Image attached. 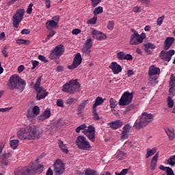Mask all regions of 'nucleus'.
Segmentation results:
<instances>
[{"label": "nucleus", "instance_id": "obj_51", "mask_svg": "<svg viewBox=\"0 0 175 175\" xmlns=\"http://www.w3.org/2000/svg\"><path fill=\"white\" fill-rule=\"evenodd\" d=\"M100 2H102V0H91L92 8H96V6H98Z\"/></svg>", "mask_w": 175, "mask_h": 175}, {"label": "nucleus", "instance_id": "obj_9", "mask_svg": "<svg viewBox=\"0 0 175 175\" xmlns=\"http://www.w3.org/2000/svg\"><path fill=\"white\" fill-rule=\"evenodd\" d=\"M133 100V93H130L129 92H125L121 96L119 100L120 106H128L132 103Z\"/></svg>", "mask_w": 175, "mask_h": 175}, {"label": "nucleus", "instance_id": "obj_33", "mask_svg": "<svg viewBox=\"0 0 175 175\" xmlns=\"http://www.w3.org/2000/svg\"><path fill=\"white\" fill-rule=\"evenodd\" d=\"M101 13H103V7L98 6L96 8L93 12L94 16H96L98 17V14H100Z\"/></svg>", "mask_w": 175, "mask_h": 175}, {"label": "nucleus", "instance_id": "obj_55", "mask_svg": "<svg viewBox=\"0 0 175 175\" xmlns=\"http://www.w3.org/2000/svg\"><path fill=\"white\" fill-rule=\"evenodd\" d=\"M129 169H123L120 173L116 172V175H126L128 174Z\"/></svg>", "mask_w": 175, "mask_h": 175}, {"label": "nucleus", "instance_id": "obj_25", "mask_svg": "<svg viewBox=\"0 0 175 175\" xmlns=\"http://www.w3.org/2000/svg\"><path fill=\"white\" fill-rule=\"evenodd\" d=\"M87 102H88V100H83L80 105H78V108L77 109V116H81V114H83V109H85Z\"/></svg>", "mask_w": 175, "mask_h": 175}, {"label": "nucleus", "instance_id": "obj_44", "mask_svg": "<svg viewBox=\"0 0 175 175\" xmlns=\"http://www.w3.org/2000/svg\"><path fill=\"white\" fill-rule=\"evenodd\" d=\"M87 49H92V39L88 38L85 43V46Z\"/></svg>", "mask_w": 175, "mask_h": 175}, {"label": "nucleus", "instance_id": "obj_7", "mask_svg": "<svg viewBox=\"0 0 175 175\" xmlns=\"http://www.w3.org/2000/svg\"><path fill=\"white\" fill-rule=\"evenodd\" d=\"M29 173L31 175L42 174L43 170H44V166L43 164H35L31 162L29 164Z\"/></svg>", "mask_w": 175, "mask_h": 175}, {"label": "nucleus", "instance_id": "obj_45", "mask_svg": "<svg viewBox=\"0 0 175 175\" xmlns=\"http://www.w3.org/2000/svg\"><path fill=\"white\" fill-rule=\"evenodd\" d=\"M144 46L146 49H151L152 50H154L157 48V46H155L154 44L151 42H148L146 44H144Z\"/></svg>", "mask_w": 175, "mask_h": 175}, {"label": "nucleus", "instance_id": "obj_34", "mask_svg": "<svg viewBox=\"0 0 175 175\" xmlns=\"http://www.w3.org/2000/svg\"><path fill=\"white\" fill-rule=\"evenodd\" d=\"M57 33V31L51 29V31H49V35H47L46 38H45V40H43V43H46L47 42V41L51 38H53L54 36V35Z\"/></svg>", "mask_w": 175, "mask_h": 175}, {"label": "nucleus", "instance_id": "obj_17", "mask_svg": "<svg viewBox=\"0 0 175 175\" xmlns=\"http://www.w3.org/2000/svg\"><path fill=\"white\" fill-rule=\"evenodd\" d=\"M68 84H70L71 88L74 90L75 93L79 92V91H80V88H81V85H80L77 79H72L69 81Z\"/></svg>", "mask_w": 175, "mask_h": 175}, {"label": "nucleus", "instance_id": "obj_56", "mask_svg": "<svg viewBox=\"0 0 175 175\" xmlns=\"http://www.w3.org/2000/svg\"><path fill=\"white\" fill-rule=\"evenodd\" d=\"M129 137V133H126L125 131H122V140H124L125 139H128Z\"/></svg>", "mask_w": 175, "mask_h": 175}, {"label": "nucleus", "instance_id": "obj_46", "mask_svg": "<svg viewBox=\"0 0 175 175\" xmlns=\"http://www.w3.org/2000/svg\"><path fill=\"white\" fill-rule=\"evenodd\" d=\"M107 28L110 31H113L114 29V21H109Z\"/></svg>", "mask_w": 175, "mask_h": 175}, {"label": "nucleus", "instance_id": "obj_10", "mask_svg": "<svg viewBox=\"0 0 175 175\" xmlns=\"http://www.w3.org/2000/svg\"><path fill=\"white\" fill-rule=\"evenodd\" d=\"M55 175H61L64 174V172H65V165L61 159H57L53 165Z\"/></svg>", "mask_w": 175, "mask_h": 175}, {"label": "nucleus", "instance_id": "obj_40", "mask_svg": "<svg viewBox=\"0 0 175 175\" xmlns=\"http://www.w3.org/2000/svg\"><path fill=\"white\" fill-rule=\"evenodd\" d=\"M116 58L120 61H124L125 58V53L124 51L118 52L116 55Z\"/></svg>", "mask_w": 175, "mask_h": 175}, {"label": "nucleus", "instance_id": "obj_26", "mask_svg": "<svg viewBox=\"0 0 175 175\" xmlns=\"http://www.w3.org/2000/svg\"><path fill=\"white\" fill-rule=\"evenodd\" d=\"M58 144L60 150L64 152V154H68L69 152V150L66 147V145L64 144V141L59 139L58 140Z\"/></svg>", "mask_w": 175, "mask_h": 175}, {"label": "nucleus", "instance_id": "obj_63", "mask_svg": "<svg viewBox=\"0 0 175 175\" xmlns=\"http://www.w3.org/2000/svg\"><path fill=\"white\" fill-rule=\"evenodd\" d=\"M167 175H174V171L170 167H168L167 170L165 171Z\"/></svg>", "mask_w": 175, "mask_h": 175}, {"label": "nucleus", "instance_id": "obj_1", "mask_svg": "<svg viewBox=\"0 0 175 175\" xmlns=\"http://www.w3.org/2000/svg\"><path fill=\"white\" fill-rule=\"evenodd\" d=\"M18 137L21 140H35V139H40L43 135V131L38 129L36 126H27L21 128L17 132Z\"/></svg>", "mask_w": 175, "mask_h": 175}, {"label": "nucleus", "instance_id": "obj_8", "mask_svg": "<svg viewBox=\"0 0 175 175\" xmlns=\"http://www.w3.org/2000/svg\"><path fill=\"white\" fill-rule=\"evenodd\" d=\"M65 53V48L64 44H60L56 46L52 51L49 55L50 59H55V58H59Z\"/></svg>", "mask_w": 175, "mask_h": 175}, {"label": "nucleus", "instance_id": "obj_39", "mask_svg": "<svg viewBox=\"0 0 175 175\" xmlns=\"http://www.w3.org/2000/svg\"><path fill=\"white\" fill-rule=\"evenodd\" d=\"M167 107H169V109H172V107L174 106V101L173 100V99H172V96L167 97Z\"/></svg>", "mask_w": 175, "mask_h": 175}, {"label": "nucleus", "instance_id": "obj_43", "mask_svg": "<svg viewBox=\"0 0 175 175\" xmlns=\"http://www.w3.org/2000/svg\"><path fill=\"white\" fill-rule=\"evenodd\" d=\"M34 116H39L40 114V108L38 105H35L32 109Z\"/></svg>", "mask_w": 175, "mask_h": 175}, {"label": "nucleus", "instance_id": "obj_59", "mask_svg": "<svg viewBox=\"0 0 175 175\" xmlns=\"http://www.w3.org/2000/svg\"><path fill=\"white\" fill-rule=\"evenodd\" d=\"M131 131V125L129 124H126L124 127H123V131L122 132H126L127 133H129V131Z\"/></svg>", "mask_w": 175, "mask_h": 175}, {"label": "nucleus", "instance_id": "obj_16", "mask_svg": "<svg viewBox=\"0 0 175 175\" xmlns=\"http://www.w3.org/2000/svg\"><path fill=\"white\" fill-rule=\"evenodd\" d=\"M15 175H31L29 173V165L25 167H20L16 169L14 172Z\"/></svg>", "mask_w": 175, "mask_h": 175}, {"label": "nucleus", "instance_id": "obj_13", "mask_svg": "<svg viewBox=\"0 0 175 175\" xmlns=\"http://www.w3.org/2000/svg\"><path fill=\"white\" fill-rule=\"evenodd\" d=\"M81 62H83V58L81 57V54H80V53H78L75 55L72 64L68 66V69H71V70L76 69L77 66H79V65H81Z\"/></svg>", "mask_w": 175, "mask_h": 175}, {"label": "nucleus", "instance_id": "obj_4", "mask_svg": "<svg viewBox=\"0 0 175 175\" xmlns=\"http://www.w3.org/2000/svg\"><path fill=\"white\" fill-rule=\"evenodd\" d=\"M42 83V77H39L34 85V90L37 92L36 99L37 100H41V99H44L49 95V92H46L44 88L40 87V83Z\"/></svg>", "mask_w": 175, "mask_h": 175}, {"label": "nucleus", "instance_id": "obj_49", "mask_svg": "<svg viewBox=\"0 0 175 175\" xmlns=\"http://www.w3.org/2000/svg\"><path fill=\"white\" fill-rule=\"evenodd\" d=\"M170 86L175 87V77L174 74L171 75L170 81Z\"/></svg>", "mask_w": 175, "mask_h": 175}, {"label": "nucleus", "instance_id": "obj_38", "mask_svg": "<svg viewBox=\"0 0 175 175\" xmlns=\"http://www.w3.org/2000/svg\"><path fill=\"white\" fill-rule=\"evenodd\" d=\"M16 43L18 44H26V45H28V44H29V43H31V41H29V40L18 39L16 40Z\"/></svg>", "mask_w": 175, "mask_h": 175}, {"label": "nucleus", "instance_id": "obj_35", "mask_svg": "<svg viewBox=\"0 0 175 175\" xmlns=\"http://www.w3.org/2000/svg\"><path fill=\"white\" fill-rule=\"evenodd\" d=\"M85 175H99V173H98V172H96L94 170H91L90 168H88L85 171Z\"/></svg>", "mask_w": 175, "mask_h": 175}, {"label": "nucleus", "instance_id": "obj_28", "mask_svg": "<svg viewBox=\"0 0 175 175\" xmlns=\"http://www.w3.org/2000/svg\"><path fill=\"white\" fill-rule=\"evenodd\" d=\"M104 102H105V100L102 98V97L98 96L95 100V103L93 105L92 109H96L98 106H100V105H103Z\"/></svg>", "mask_w": 175, "mask_h": 175}, {"label": "nucleus", "instance_id": "obj_36", "mask_svg": "<svg viewBox=\"0 0 175 175\" xmlns=\"http://www.w3.org/2000/svg\"><path fill=\"white\" fill-rule=\"evenodd\" d=\"M167 165H170V166H174L175 165V154L173 156H171L167 161Z\"/></svg>", "mask_w": 175, "mask_h": 175}, {"label": "nucleus", "instance_id": "obj_12", "mask_svg": "<svg viewBox=\"0 0 175 175\" xmlns=\"http://www.w3.org/2000/svg\"><path fill=\"white\" fill-rule=\"evenodd\" d=\"M175 51L174 49H171L168 51H161L159 54V58L161 59H163V61H166L167 62H170V60L172 59V57L174 55Z\"/></svg>", "mask_w": 175, "mask_h": 175}, {"label": "nucleus", "instance_id": "obj_18", "mask_svg": "<svg viewBox=\"0 0 175 175\" xmlns=\"http://www.w3.org/2000/svg\"><path fill=\"white\" fill-rule=\"evenodd\" d=\"M174 37H167L164 41L163 50H169L173 46V43H174Z\"/></svg>", "mask_w": 175, "mask_h": 175}, {"label": "nucleus", "instance_id": "obj_64", "mask_svg": "<svg viewBox=\"0 0 175 175\" xmlns=\"http://www.w3.org/2000/svg\"><path fill=\"white\" fill-rule=\"evenodd\" d=\"M57 106L59 107H64L65 105H64V100L62 99H58L57 100Z\"/></svg>", "mask_w": 175, "mask_h": 175}, {"label": "nucleus", "instance_id": "obj_11", "mask_svg": "<svg viewBox=\"0 0 175 175\" xmlns=\"http://www.w3.org/2000/svg\"><path fill=\"white\" fill-rule=\"evenodd\" d=\"M83 134L88 137V139L90 140V142H95L96 136H95V127L92 125H90L88 127V129H84L83 131H82Z\"/></svg>", "mask_w": 175, "mask_h": 175}, {"label": "nucleus", "instance_id": "obj_47", "mask_svg": "<svg viewBox=\"0 0 175 175\" xmlns=\"http://www.w3.org/2000/svg\"><path fill=\"white\" fill-rule=\"evenodd\" d=\"M133 109H135V105L133 104H131L126 108L123 113L124 114H128V111H131L133 110Z\"/></svg>", "mask_w": 175, "mask_h": 175}, {"label": "nucleus", "instance_id": "obj_3", "mask_svg": "<svg viewBox=\"0 0 175 175\" xmlns=\"http://www.w3.org/2000/svg\"><path fill=\"white\" fill-rule=\"evenodd\" d=\"M152 121H154V115L147 112H143L140 116L139 121L135 122L134 127L137 130L142 129L144 126H147Z\"/></svg>", "mask_w": 175, "mask_h": 175}, {"label": "nucleus", "instance_id": "obj_6", "mask_svg": "<svg viewBox=\"0 0 175 175\" xmlns=\"http://www.w3.org/2000/svg\"><path fill=\"white\" fill-rule=\"evenodd\" d=\"M25 14V10L24 8H19L16 10L15 14L12 17V24L14 28H18L23 18H24V15Z\"/></svg>", "mask_w": 175, "mask_h": 175}, {"label": "nucleus", "instance_id": "obj_50", "mask_svg": "<svg viewBox=\"0 0 175 175\" xmlns=\"http://www.w3.org/2000/svg\"><path fill=\"white\" fill-rule=\"evenodd\" d=\"M85 128H87V125H85V124L79 126L76 129L77 133H80V131H83V130L85 129Z\"/></svg>", "mask_w": 175, "mask_h": 175}, {"label": "nucleus", "instance_id": "obj_32", "mask_svg": "<svg viewBox=\"0 0 175 175\" xmlns=\"http://www.w3.org/2000/svg\"><path fill=\"white\" fill-rule=\"evenodd\" d=\"M18 139H12L10 142V145L11 148H13V150H16L17 147H18Z\"/></svg>", "mask_w": 175, "mask_h": 175}, {"label": "nucleus", "instance_id": "obj_60", "mask_svg": "<svg viewBox=\"0 0 175 175\" xmlns=\"http://www.w3.org/2000/svg\"><path fill=\"white\" fill-rule=\"evenodd\" d=\"M38 59H40V61H42V62H44V64H47V62H49V60L46 59V57L42 55H38Z\"/></svg>", "mask_w": 175, "mask_h": 175}, {"label": "nucleus", "instance_id": "obj_19", "mask_svg": "<svg viewBox=\"0 0 175 175\" xmlns=\"http://www.w3.org/2000/svg\"><path fill=\"white\" fill-rule=\"evenodd\" d=\"M139 40V33H133L131 36L130 38V44L131 46H137V44H140V42Z\"/></svg>", "mask_w": 175, "mask_h": 175}, {"label": "nucleus", "instance_id": "obj_42", "mask_svg": "<svg viewBox=\"0 0 175 175\" xmlns=\"http://www.w3.org/2000/svg\"><path fill=\"white\" fill-rule=\"evenodd\" d=\"M96 21H98V16L94 15V17L90 18L87 21V24H92V25L96 24Z\"/></svg>", "mask_w": 175, "mask_h": 175}, {"label": "nucleus", "instance_id": "obj_54", "mask_svg": "<svg viewBox=\"0 0 175 175\" xmlns=\"http://www.w3.org/2000/svg\"><path fill=\"white\" fill-rule=\"evenodd\" d=\"M82 51H83V53H84V54H86L87 55H90V54H91V49L90 48H87V47L84 46L82 49Z\"/></svg>", "mask_w": 175, "mask_h": 175}, {"label": "nucleus", "instance_id": "obj_53", "mask_svg": "<svg viewBox=\"0 0 175 175\" xmlns=\"http://www.w3.org/2000/svg\"><path fill=\"white\" fill-rule=\"evenodd\" d=\"M144 39H146V33H142L141 35L139 34V37H138V42L141 43H143V40H144Z\"/></svg>", "mask_w": 175, "mask_h": 175}, {"label": "nucleus", "instance_id": "obj_62", "mask_svg": "<svg viewBox=\"0 0 175 175\" xmlns=\"http://www.w3.org/2000/svg\"><path fill=\"white\" fill-rule=\"evenodd\" d=\"M33 67L31 68V70H33V69H35V68H36V66H39V62L36 61V60H31V61Z\"/></svg>", "mask_w": 175, "mask_h": 175}, {"label": "nucleus", "instance_id": "obj_2", "mask_svg": "<svg viewBox=\"0 0 175 175\" xmlns=\"http://www.w3.org/2000/svg\"><path fill=\"white\" fill-rule=\"evenodd\" d=\"M26 84L25 81L23 80L18 75L11 76L8 82V86L10 90H12L13 91L16 90L18 91V92H23L25 88Z\"/></svg>", "mask_w": 175, "mask_h": 175}, {"label": "nucleus", "instance_id": "obj_52", "mask_svg": "<svg viewBox=\"0 0 175 175\" xmlns=\"http://www.w3.org/2000/svg\"><path fill=\"white\" fill-rule=\"evenodd\" d=\"M75 102H77V98H70L66 100V105H72Z\"/></svg>", "mask_w": 175, "mask_h": 175}, {"label": "nucleus", "instance_id": "obj_22", "mask_svg": "<svg viewBox=\"0 0 175 175\" xmlns=\"http://www.w3.org/2000/svg\"><path fill=\"white\" fill-rule=\"evenodd\" d=\"M45 27L48 31H51V29H55L58 27V24L54 22V21L49 20L46 21Z\"/></svg>", "mask_w": 175, "mask_h": 175}, {"label": "nucleus", "instance_id": "obj_31", "mask_svg": "<svg viewBox=\"0 0 175 175\" xmlns=\"http://www.w3.org/2000/svg\"><path fill=\"white\" fill-rule=\"evenodd\" d=\"M155 152H157V148H154L152 149L148 148L147 149V152H146V159L150 158V157H152V155H154V154H155Z\"/></svg>", "mask_w": 175, "mask_h": 175}, {"label": "nucleus", "instance_id": "obj_24", "mask_svg": "<svg viewBox=\"0 0 175 175\" xmlns=\"http://www.w3.org/2000/svg\"><path fill=\"white\" fill-rule=\"evenodd\" d=\"M161 69L159 68L155 67L154 65L150 66L148 70L149 76H154V75H159Z\"/></svg>", "mask_w": 175, "mask_h": 175}, {"label": "nucleus", "instance_id": "obj_27", "mask_svg": "<svg viewBox=\"0 0 175 175\" xmlns=\"http://www.w3.org/2000/svg\"><path fill=\"white\" fill-rule=\"evenodd\" d=\"M116 159L118 161H122V159H124L126 157V153L124 152L122 150H118L115 154Z\"/></svg>", "mask_w": 175, "mask_h": 175}, {"label": "nucleus", "instance_id": "obj_15", "mask_svg": "<svg viewBox=\"0 0 175 175\" xmlns=\"http://www.w3.org/2000/svg\"><path fill=\"white\" fill-rule=\"evenodd\" d=\"M109 68L111 69L114 75H118V73L122 72V67H121V65L118 64L116 62H112Z\"/></svg>", "mask_w": 175, "mask_h": 175}, {"label": "nucleus", "instance_id": "obj_37", "mask_svg": "<svg viewBox=\"0 0 175 175\" xmlns=\"http://www.w3.org/2000/svg\"><path fill=\"white\" fill-rule=\"evenodd\" d=\"M92 110L93 120H94V121H99L100 118H99V115H98V113L96 112V108H92Z\"/></svg>", "mask_w": 175, "mask_h": 175}, {"label": "nucleus", "instance_id": "obj_30", "mask_svg": "<svg viewBox=\"0 0 175 175\" xmlns=\"http://www.w3.org/2000/svg\"><path fill=\"white\" fill-rule=\"evenodd\" d=\"M66 124V122H65V120L62 119H59L55 121L54 126L57 128V129H58V128L64 126V125H65Z\"/></svg>", "mask_w": 175, "mask_h": 175}, {"label": "nucleus", "instance_id": "obj_58", "mask_svg": "<svg viewBox=\"0 0 175 175\" xmlns=\"http://www.w3.org/2000/svg\"><path fill=\"white\" fill-rule=\"evenodd\" d=\"M27 118H34L35 114H33V112L31 110H27Z\"/></svg>", "mask_w": 175, "mask_h": 175}, {"label": "nucleus", "instance_id": "obj_61", "mask_svg": "<svg viewBox=\"0 0 175 175\" xmlns=\"http://www.w3.org/2000/svg\"><path fill=\"white\" fill-rule=\"evenodd\" d=\"M124 59L127 61H132V59H133V56H132V55L129 53H127V54L124 53Z\"/></svg>", "mask_w": 175, "mask_h": 175}, {"label": "nucleus", "instance_id": "obj_48", "mask_svg": "<svg viewBox=\"0 0 175 175\" xmlns=\"http://www.w3.org/2000/svg\"><path fill=\"white\" fill-rule=\"evenodd\" d=\"M92 33L93 35V38L97 40H98V38H99V36H100V33L96 29L92 30Z\"/></svg>", "mask_w": 175, "mask_h": 175}, {"label": "nucleus", "instance_id": "obj_29", "mask_svg": "<svg viewBox=\"0 0 175 175\" xmlns=\"http://www.w3.org/2000/svg\"><path fill=\"white\" fill-rule=\"evenodd\" d=\"M165 133H167L170 140H173L174 139V129L166 128L165 129Z\"/></svg>", "mask_w": 175, "mask_h": 175}, {"label": "nucleus", "instance_id": "obj_14", "mask_svg": "<svg viewBox=\"0 0 175 175\" xmlns=\"http://www.w3.org/2000/svg\"><path fill=\"white\" fill-rule=\"evenodd\" d=\"M10 157H12V153L10 152L0 155V165L8 166L9 163V158H10Z\"/></svg>", "mask_w": 175, "mask_h": 175}, {"label": "nucleus", "instance_id": "obj_41", "mask_svg": "<svg viewBox=\"0 0 175 175\" xmlns=\"http://www.w3.org/2000/svg\"><path fill=\"white\" fill-rule=\"evenodd\" d=\"M109 103H110L111 109H116V107H117V105H118V103H117V100H116L113 98H111L109 99Z\"/></svg>", "mask_w": 175, "mask_h": 175}, {"label": "nucleus", "instance_id": "obj_57", "mask_svg": "<svg viewBox=\"0 0 175 175\" xmlns=\"http://www.w3.org/2000/svg\"><path fill=\"white\" fill-rule=\"evenodd\" d=\"M42 114L45 116L46 118H50V117H51V111L50 109L45 110Z\"/></svg>", "mask_w": 175, "mask_h": 175}, {"label": "nucleus", "instance_id": "obj_23", "mask_svg": "<svg viewBox=\"0 0 175 175\" xmlns=\"http://www.w3.org/2000/svg\"><path fill=\"white\" fill-rule=\"evenodd\" d=\"M123 124L122 121L117 120L109 123V125L112 129H118V128H121V126H122Z\"/></svg>", "mask_w": 175, "mask_h": 175}, {"label": "nucleus", "instance_id": "obj_5", "mask_svg": "<svg viewBox=\"0 0 175 175\" xmlns=\"http://www.w3.org/2000/svg\"><path fill=\"white\" fill-rule=\"evenodd\" d=\"M75 144L79 150H83V151H91L92 149L90 142L87 141V138L84 135L78 136Z\"/></svg>", "mask_w": 175, "mask_h": 175}, {"label": "nucleus", "instance_id": "obj_20", "mask_svg": "<svg viewBox=\"0 0 175 175\" xmlns=\"http://www.w3.org/2000/svg\"><path fill=\"white\" fill-rule=\"evenodd\" d=\"M158 158H159V154L157 152L152 157L150 161V170H152V172H154V170H155V168L157 167V164L158 163Z\"/></svg>", "mask_w": 175, "mask_h": 175}, {"label": "nucleus", "instance_id": "obj_21", "mask_svg": "<svg viewBox=\"0 0 175 175\" xmlns=\"http://www.w3.org/2000/svg\"><path fill=\"white\" fill-rule=\"evenodd\" d=\"M62 91H63V92H66L67 94H70L71 95H73V94H75V90L71 88L69 83H66L63 85Z\"/></svg>", "mask_w": 175, "mask_h": 175}]
</instances>
